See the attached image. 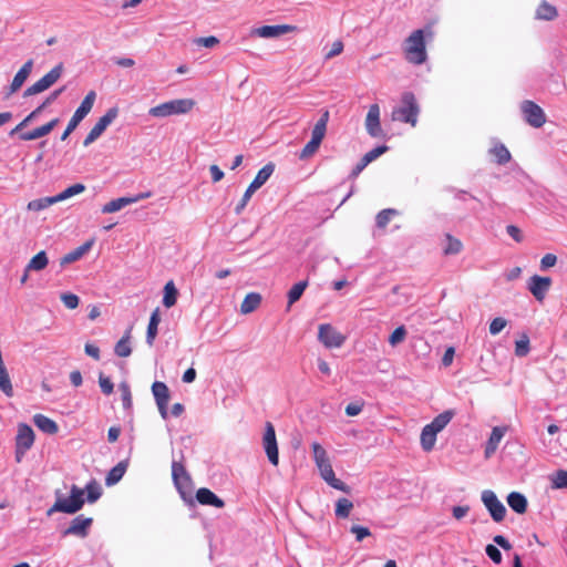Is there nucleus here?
<instances>
[{
    "instance_id": "nucleus-59",
    "label": "nucleus",
    "mask_w": 567,
    "mask_h": 567,
    "mask_svg": "<svg viewBox=\"0 0 567 567\" xmlns=\"http://www.w3.org/2000/svg\"><path fill=\"white\" fill-rule=\"evenodd\" d=\"M468 512H470V506L468 505L454 506L452 508V515L457 520L464 518L468 514Z\"/></svg>"
},
{
    "instance_id": "nucleus-13",
    "label": "nucleus",
    "mask_w": 567,
    "mask_h": 567,
    "mask_svg": "<svg viewBox=\"0 0 567 567\" xmlns=\"http://www.w3.org/2000/svg\"><path fill=\"white\" fill-rule=\"evenodd\" d=\"M318 339L326 348L329 349L340 348L346 341V337L328 323L319 326Z\"/></svg>"
},
{
    "instance_id": "nucleus-57",
    "label": "nucleus",
    "mask_w": 567,
    "mask_h": 567,
    "mask_svg": "<svg viewBox=\"0 0 567 567\" xmlns=\"http://www.w3.org/2000/svg\"><path fill=\"white\" fill-rule=\"evenodd\" d=\"M557 257L554 254H546L542 260H540V269L546 270L548 268H551L556 265Z\"/></svg>"
},
{
    "instance_id": "nucleus-1",
    "label": "nucleus",
    "mask_w": 567,
    "mask_h": 567,
    "mask_svg": "<svg viewBox=\"0 0 567 567\" xmlns=\"http://www.w3.org/2000/svg\"><path fill=\"white\" fill-rule=\"evenodd\" d=\"M311 449L312 457L320 473L321 478L332 488H336L344 493H349L350 487L346 483L336 477L331 461L322 445L319 444L318 442H313L311 444Z\"/></svg>"
},
{
    "instance_id": "nucleus-21",
    "label": "nucleus",
    "mask_w": 567,
    "mask_h": 567,
    "mask_svg": "<svg viewBox=\"0 0 567 567\" xmlns=\"http://www.w3.org/2000/svg\"><path fill=\"white\" fill-rule=\"evenodd\" d=\"M33 69V60H28L20 70L16 73L10 86L8 95H11L19 91L25 80L29 78Z\"/></svg>"
},
{
    "instance_id": "nucleus-38",
    "label": "nucleus",
    "mask_w": 567,
    "mask_h": 567,
    "mask_svg": "<svg viewBox=\"0 0 567 567\" xmlns=\"http://www.w3.org/2000/svg\"><path fill=\"white\" fill-rule=\"evenodd\" d=\"M557 16V10L555 7L549 4L546 1H543L536 11V18L542 20H553Z\"/></svg>"
},
{
    "instance_id": "nucleus-31",
    "label": "nucleus",
    "mask_w": 567,
    "mask_h": 567,
    "mask_svg": "<svg viewBox=\"0 0 567 567\" xmlns=\"http://www.w3.org/2000/svg\"><path fill=\"white\" fill-rule=\"evenodd\" d=\"M130 340H131V328L128 330H126L124 336L116 342L115 348H114V352L116 355H118L121 358H126V357L131 355L132 348L130 344Z\"/></svg>"
},
{
    "instance_id": "nucleus-33",
    "label": "nucleus",
    "mask_w": 567,
    "mask_h": 567,
    "mask_svg": "<svg viewBox=\"0 0 567 567\" xmlns=\"http://www.w3.org/2000/svg\"><path fill=\"white\" fill-rule=\"evenodd\" d=\"M49 264L45 251H40L31 258L25 267L27 271H40L43 270Z\"/></svg>"
},
{
    "instance_id": "nucleus-20",
    "label": "nucleus",
    "mask_w": 567,
    "mask_h": 567,
    "mask_svg": "<svg viewBox=\"0 0 567 567\" xmlns=\"http://www.w3.org/2000/svg\"><path fill=\"white\" fill-rule=\"evenodd\" d=\"M172 476L176 488L183 493L184 488H187L190 483V477L187 474L184 465L179 462L173 461L172 463Z\"/></svg>"
},
{
    "instance_id": "nucleus-28",
    "label": "nucleus",
    "mask_w": 567,
    "mask_h": 567,
    "mask_svg": "<svg viewBox=\"0 0 567 567\" xmlns=\"http://www.w3.org/2000/svg\"><path fill=\"white\" fill-rule=\"evenodd\" d=\"M507 504L517 514H524L527 511V499L518 492H512L508 494Z\"/></svg>"
},
{
    "instance_id": "nucleus-62",
    "label": "nucleus",
    "mask_w": 567,
    "mask_h": 567,
    "mask_svg": "<svg viewBox=\"0 0 567 567\" xmlns=\"http://www.w3.org/2000/svg\"><path fill=\"white\" fill-rule=\"evenodd\" d=\"M84 351L89 357L93 358L94 360H100V349L92 343H86L84 347Z\"/></svg>"
},
{
    "instance_id": "nucleus-2",
    "label": "nucleus",
    "mask_w": 567,
    "mask_h": 567,
    "mask_svg": "<svg viewBox=\"0 0 567 567\" xmlns=\"http://www.w3.org/2000/svg\"><path fill=\"white\" fill-rule=\"evenodd\" d=\"M404 56L412 64H423L427 59L425 48V31L417 29L413 31L404 41Z\"/></svg>"
},
{
    "instance_id": "nucleus-48",
    "label": "nucleus",
    "mask_w": 567,
    "mask_h": 567,
    "mask_svg": "<svg viewBox=\"0 0 567 567\" xmlns=\"http://www.w3.org/2000/svg\"><path fill=\"white\" fill-rule=\"evenodd\" d=\"M529 352V339L526 334L522 337V339L515 342V354L517 357H525Z\"/></svg>"
},
{
    "instance_id": "nucleus-44",
    "label": "nucleus",
    "mask_w": 567,
    "mask_h": 567,
    "mask_svg": "<svg viewBox=\"0 0 567 567\" xmlns=\"http://www.w3.org/2000/svg\"><path fill=\"white\" fill-rule=\"evenodd\" d=\"M0 390L7 395H13V388L7 368L0 369Z\"/></svg>"
},
{
    "instance_id": "nucleus-43",
    "label": "nucleus",
    "mask_w": 567,
    "mask_h": 567,
    "mask_svg": "<svg viewBox=\"0 0 567 567\" xmlns=\"http://www.w3.org/2000/svg\"><path fill=\"white\" fill-rule=\"evenodd\" d=\"M307 286H308L307 281H299L290 288V290L288 292V305L289 306L293 305L296 301H298L300 299V297L302 296Z\"/></svg>"
},
{
    "instance_id": "nucleus-12",
    "label": "nucleus",
    "mask_w": 567,
    "mask_h": 567,
    "mask_svg": "<svg viewBox=\"0 0 567 567\" xmlns=\"http://www.w3.org/2000/svg\"><path fill=\"white\" fill-rule=\"evenodd\" d=\"M262 446H264L265 453L268 457V461L274 466H277L279 463L278 444H277L275 427L270 422H267L265 425V433L262 436Z\"/></svg>"
},
{
    "instance_id": "nucleus-63",
    "label": "nucleus",
    "mask_w": 567,
    "mask_h": 567,
    "mask_svg": "<svg viewBox=\"0 0 567 567\" xmlns=\"http://www.w3.org/2000/svg\"><path fill=\"white\" fill-rule=\"evenodd\" d=\"M363 404L361 403H350L346 408V413L349 416H355L362 411Z\"/></svg>"
},
{
    "instance_id": "nucleus-4",
    "label": "nucleus",
    "mask_w": 567,
    "mask_h": 567,
    "mask_svg": "<svg viewBox=\"0 0 567 567\" xmlns=\"http://www.w3.org/2000/svg\"><path fill=\"white\" fill-rule=\"evenodd\" d=\"M454 412L452 410H447L439 414L434 417V420L426 424L420 436L421 446L425 452H430L433 450L435 442H436V435L440 433L453 419Z\"/></svg>"
},
{
    "instance_id": "nucleus-23",
    "label": "nucleus",
    "mask_w": 567,
    "mask_h": 567,
    "mask_svg": "<svg viewBox=\"0 0 567 567\" xmlns=\"http://www.w3.org/2000/svg\"><path fill=\"white\" fill-rule=\"evenodd\" d=\"M506 431L507 427L505 426L493 427L484 451V455L486 458H489L496 452L498 444L504 437Z\"/></svg>"
},
{
    "instance_id": "nucleus-7",
    "label": "nucleus",
    "mask_w": 567,
    "mask_h": 567,
    "mask_svg": "<svg viewBox=\"0 0 567 567\" xmlns=\"http://www.w3.org/2000/svg\"><path fill=\"white\" fill-rule=\"evenodd\" d=\"M84 504V489L72 485L69 497L58 496L54 505L48 511V515L54 512L74 514L82 508Z\"/></svg>"
},
{
    "instance_id": "nucleus-18",
    "label": "nucleus",
    "mask_w": 567,
    "mask_h": 567,
    "mask_svg": "<svg viewBox=\"0 0 567 567\" xmlns=\"http://www.w3.org/2000/svg\"><path fill=\"white\" fill-rule=\"evenodd\" d=\"M295 30H296V27L289 25V24L262 25V27L256 28L252 31V34L260 37V38H265V39H271V38H278L280 35L292 32Z\"/></svg>"
},
{
    "instance_id": "nucleus-32",
    "label": "nucleus",
    "mask_w": 567,
    "mask_h": 567,
    "mask_svg": "<svg viewBox=\"0 0 567 567\" xmlns=\"http://www.w3.org/2000/svg\"><path fill=\"white\" fill-rule=\"evenodd\" d=\"M261 302V296L257 292L248 293L240 306V312L244 315L255 311Z\"/></svg>"
},
{
    "instance_id": "nucleus-41",
    "label": "nucleus",
    "mask_w": 567,
    "mask_h": 567,
    "mask_svg": "<svg viewBox=\"0 0 567 567\" xmlns=\"http://www.w3.org/2000/svg\"><path fill=\"white\" fill-rule=\"evenodd\" d=\"M85 190V186L83 184H74L70 187L65 188L63 192L59 193L54 197L56 198V203L65 200L72 196L79 195Z\"/></svg>"
},
{
    "instance_id": "nucleus-40",
    "label": "nucleus",
    "mask_w": 567,
    "mask_h": 567,
    "mask_svg": "<svg viewBox=\"0 0 567 567\" xmlns=\"http://www.w3.org/2000/svg\"><path fill=\"white\" fill-rule=\"evenodd\" d=\"M551 488L554 489H563L567 488V471L558 470L554 474L549 476Z\"/></svg>"
},
{
    "instance_id": "nucleus-39",
    "label": "nucleus",
    "mask_w": 567,
    "mask_h": 567,
    "mask_svg": "<svg viewBox=\"0 0 567 567\" xmlns=\"http://www.w3.org/2000/svg\"><path fill=\"white\" fill-rule=\"evenodd\" d=\"M492 154L495 156L497 164L504 165L512 158L509 151L504 144H496L492 150Z\"/></svg>"
},
{
    "instance_id": "nucleus-25",
    "label": "nucleus",
    "mask_w": 567,
    "mask_h": 567,
    "mask_svg": "<svg viewBox=\"0 0 567 567\" xmlns=\"http://www.w3.org/2000/svg\"><path fill=\"white\" fill-rule=\"evenodd\" d=\"M196 498L202 505H210L217 508H221L225 505L221 498L205 487H202L197 491Z\"/></svg>"
},
{
    "instance_id": "nucleus-5",
    "label": "nucleus",
    "mask_w": 567,
    "mask_h": 567,
    "mask_svg": "<svg viewBox=\"0 0 567 567\" xmlns=\"http://www.w3.org/2000/svg\"><path fill=\"white\" fill-rule=\"evenodd\" d=\"M196 102L193 99H177L164 102L150 109L148 114L153 117H167L189 113Z\"/></svg>"
},
{
    "instance_id": "nucleus-53",
    "label": "nucleus",
    "mask_w": 567,
    "mask_h": 567,
    "mask_svg": "<svg viewBox=\"0 0 567 567\" xmlns=\"http://www.w3.org/2000/svg\"><path fill=\"white\" fill-rule=\"evenodd\" d=\"M255 192H256V189L249 185L248 188L246 189V192L244 193V196H243L240 203L235 207L236 214H240L243 212V209L246 207V205L248 204V202L250 200V198Z\"/></svg>"
},
{
    "instance_id": "nucleus-37",
    "label": "nucleus",
    "mask_w": 567,
    "mask_h": 567,
    "mask_svg": "<svg viewBox=\"0 0 567 567\" xmlns=\"http://www.w3.org/2000/svg\"><path fill=\"white\" fill-rule=\"evenodd\" d=\"M53 204H56V198L54 196H50L29 202L27 208L32 212H40L50 207Z\"/></svg>"
},
{
    "instance_id": "nucleus-42",
    "label": "nucleus",
    "mask_w": 567,
    "mask_h": 567,
    "mask_svg": "<svg viewBox=\"0 0 567 567\" xmlns=\"http://www.w3.org/2000/svg\"><path fill=\"white\" fill-rule=\"evenodd\" d=\"M353 508V503L348 498H339L336 503V516L347 518Z\"/></svg>"
},
{
    "instance_id": "nucleus-6",
    "label": "nucleus",
    "mask_w": 567,
    "mask_h": 567,
    "mask_svg": "<svg viewBox=\"0 0 567 567\" xmlns=\"http://www.w3.org/2000/svg\"><path fill=\"white\" fill-rule=\"evenodd\" d=\"M329 122V111L323 110L320 118L315 124L311 132V140L305 145L302 151L300 152L299 158L307 159L311 157L320 147L321 142L323 141L327 132V125Z\"/></svg>"
},
{
    "instance_id": "nucleus-8",
    "label": "nucleus",
    "mask_w": 567,
    "mask_h": 567,
    "mask_svg": "<svg viewBox=\"0 0 567 567\" xmlns=\"http://www.w3.org/2000/svg\"><path fill=\"white\" fill-rule=\"evenodd\" d=\"M95 99L96 94L94 91H90L85 95L80 106L75 110L73 116L71 117L65 131L61 135L62 141H65L69 137V135L78 127L81 121L91 112Z\"/></svg>"
},
{
    "instance_id": "nucleus-24",
    "label": "nucleus",
    "mask_w": 567,
    "mask_h": 567,
    "mask_svg": "<svg viewBox=\"0 0 567 567\" xmlns=\"http://www.w3.org/2000/svg\"><path fill=\"white\" fill-rule=\"evenodd\" d=\"M59 118H53L47 124L39 126L30 132L22 133L20 138L22 141H34L51 133V131L59 124Z\"/></svg>"
},
{
    "instance_id": "nucleus-34",
    "label": "nucleus",
    "mask_w": 567,
    "mask_h": 567,
    "mask_svg": "<svg viewBox=\"0 0 567 567\" xmlns=\"http://www.w3.org/2000/svg\"><path fill=\"white\" fill-rule=\"evenodd\" d=\"M178 291L174 285V282L171 280L166 282L164 286V296H163V305L166 308H172L175 306L177 301Z\"/></svg>"
},
{
    "instance_id": "nucleus-27",
    "label": "nucleus",
    "mask_w": 567,
    "mask_h": 567,
    "mask_svg": "<svg viewBox=\"0 0 567 567\" xmlns=\"http://www.w3.org/2000/svg\"><path fill=\"white\" fill-rule=\"evenodd\" d=\"M93 240L86 241L74 250L70 251L61 258V266L74 262L81 259L92 247Z\"/></svg>"
},
{
    "instance_id": "nucleus-58",
    "label": "nucleus",
    "mask_w": 567,
    "mask_h": 567,
    "mask_svg": "<svg viewBox=\"0 0 567 567\" xmlns=\"http://www.w3.org/2000/svg\"><path fill=\"white\" fill-rule=\"evenodd\" d=\"M99 384L103 393L111 394L113 392V383L109 378L100 375Z\"/></svg>"
},
{
    "instance_id": "nucleus-64",
    "label": "nucleus",
    "mask_w": 567,
    "mask_h": 567,
    "mask_svg": "<svg viewBox=\"0 0 567 567\" xmlns=\"http://www.w3.org/2000/svg\"><path fill=\"white\" fill-rule=\"evenodd\" d=\"M454 354H455V350H454L453 347H449L445 350V353H444V355L442 358V363H443L444 367H449V365L452 364Z\"/></svg>"
},
{
    "instance_id": "nucleus-35",
    "label": "nucleus",
    "mask_w": 567,
    "mask_h": 567,
    "mask_svg": "<svg viewBox=\"0 0 567 567\" xmlns=\"http://www.w3.org/2000/svg\"><path fill=\"white\" fill-rule=\"evenodd\" d=\"M131 204H132V199H130V197H120V198L113 199V200L109 202L107 204H105L102 207V213L103 214L116 213Z\"/></svg>"
},
{
    "instance_id": "nucleus-19",
    "label": "nucleus",
    "mask_w": 567,
    "mask_h": 567,
    "mask_svg": "<svg viewBox=\"0 0 567 567\" xmlns=\"http://www.w3.org/2000/svg\"><path fill=\"white\" fill-rule=\"evenodd\" d=\"M92 524V518L79 515L71 522L70 526L63 532V535H74L84 537L87 534V529Z\"/></svg>"
},
{
    "instance_id": "nucleus-16",
    "label": "nucleus",
    "mask_w": 567,
    "mask_h": 567,
    "mask_svg": "<svg viewBox=\"0 0 567 567\" xmlns=\"http://www.w3.org/2000/svg\"><path fill=\"white\" fill-rule=\"evenodd\" d=\"M550 286L551 279L549 277L534 275L529 278L527 288L537 301H543Z\"/></svg>"
},
{
    "instance_id": "nucleus-14",
    "label": "nucleus",
    "mask_w": 567,
    "mask_h": 567,
    "mask_svg": "<svg viewBox=\"0 0 567 567\" xmlns=\"http://www.w3.org/2000/svg\"><path fill=\"white\" fill-rule=\"evenodd\" d=\"M152 393L161 416L166 420L168 417L167 405L171 399L168 386L164 382L155 381L152 384Z\"/></svg>"
},
{
    "instance_id": "nucleus-29",
    "label": "nucleus",
    "mask_w": 567,
    "mask_h": 567,
    "mask_svg": "<svg viewBox=\"0 0 567 567\" xmlns=\"http://www.w3.org/2000/svg\"><path fill=\"white\" fill-rule=\"evenodd\" d=\"M33 422L37 427L48 434H55L59 430L56 423L43 414H35L33 416Z\"/></svg>"
},
{
    "instance_id": "nucleus-22",
    "label": "nucleus",
    "mask_w": 567,
    "mask_h": 567,
    "mask_svg": "<svg viewBox=\"0 0 567 567\" xmlns=\"http://www.w3.org/2000/svg\"><path fill=\"white\" fill-rule=\"evenodd\" d=\"M34 442L33 430L27 424H20L16 439V445L19 446V452L28 451Z\"/></svg>"
},
{
    "instance_id": "nucleus-3",
    "label": "nucleus",
    "mask_w": 567,
    "mask_h": 567,
    "mask_svg": "<svg viewBox=\"0 0 567 567\" xmlns=\"http://www.w3.org/2000/svg\"><path fill=\"white\" fill-rule=\"evenodd\" d=\"M419 114L420 106L415 95L412 92H404L401 95L400 105L393 109L391 118L414 127L416 126Z\"/></svg>"
},
{
    "instance_id": "nucleus-10",
    "label": "nucleus",
    "mask_w": 567,
    "mask_h": 567,
    "mask_svg": "<svg viewBox=\"0 0 567 567\" xmlns=\"http://www.w3.org/2000/svg\"><path fill=\"white\" fill-rule=\"evenodd\" d=\"M481 499L494 522L499 523L505 518L507 509L493 491H483Z\"/></svg>"
},
{
    "instance_id": "nucleus-54",
    "label": "nucleus",
    "mask_w": 567,
    "mask_h": 567,
    "mask_svg": "<svg viewBox=\"0 0 567 567\" xmlns=\"http://www.w3.org/2000/svg\"><path fill=\"white\" fill-rule=\"evenodd\" d=\"M350 532L355 535L357 542H362L365 537L371 535L369 528L359 525H353Z\"/></svg>"
},
{
    "instance_id": "nucleus-17",
    "label": "nucleus",
    "mask_w": 567,
    "mask_h": 567,
    "mask_svg": "<svg viewBox=\"0 0 567 567\" xmlns=\"http://www.w3.org/2000/svg\"><path fill=\"white\" fill-rule=\"evenodd\" d=\"M365 128L368 134L372 137H380L382 135L380 107L378 104L370 105L365 117Z\"/></svg>"
},
{
    "instance_id": "nucleus-55",
    "label": "nucleus",
    "mask_w": 567,
    "mask_h": 567,
    "mask_svg": "<svg viewBox=\"0 0 567 567\" xmlns=\"http://www.w3.org/2000/svg\"><path fill=\"white\" fill-rule=\"evenodd\" d=\"M486 555L495 563H502V554L499 549L494 545H487L485 548Z\"/></svg>"
},
{
    "instance_id": "nucleus-61",
    "label": "nucleus",
    "mask_w": 567,
    "mask_h": 567,
    "mask_svg": "<svg viewBox=\"0 0 567 567\" xmlns=\"http://www.w3.org/2000/svg\"><path fill=\"white\" fill-rule=\"evenodd\" d=\"M506 231L515 241L520 243L523 240V235L518 227L508 225Z\"/></svg>"
},
{
    "instance_id": "nucleus-26",
    "label": "nucleus",
    "mask_w": 567,
    "mask_h": 567,
    "mask_svg": "<svg viewBox=\"0 0 567 567\" xmlns=\"http://www.w3.org/2000/svg\"><path fill=\"white\" fill-rule=\"evenodd\" d=\"M159 322H161V313H159V309L156 308L151 315L150 322L147 326V331H146V343L150 347H152L154 344V340L158 332Z\"/></svg>"
},
{
    "instance_id": "nucleus-60",
    "label": "nucleus",
    "mask_w": 567,
    "mask_h": 567,
    "mask_svg": "<svg viewBox=\"0 0 567 567\" xmlns=\"http://www.w3.org/2000/svg\"><path fill=\"white\" fill-rule=\"evenodd\" d=\"M196 43L205 48H213L219 43V40L216 37L210 35L197 39Z\"/></svg>"
},
{
    "instance_id": "nucleus-52",
    "label": "nucleus",
    "mask_w": 567,
    "mask_h": 567,
    "mask_svg": "<svg viewBox=\"0 0 567 567\" xmlns=\"http://www.w3.org/2000/svg\"><path fill=\"white\" fill-rule=\"evenodd\" d=\"M388 151V146L385 145H382V146H378L371 151H369L364 156V164H370L371 162H373L374 159H377L379 156H381L382 154H384L385 152Z\"/></svg>"
},
{
    "instance_id": "nucleus-47",
    "label": "nucleus",
    "mask_w": 567,
    "mask_h": 567,
    "mask_svg": "<svg viewBox=\"0 0 567 567\" xmlns=\"http://www.w3.org/2000/svg\"><path fill=\"white\" fill-rule=\"evenodd\" d=\"M396 214H398V212L392 208L381 210L377 215V226L380 228H384L391 220L392 216H394Z\"/></svg>"
},
{
    "instance_id": "nucleus-45",
    "label": "nucleus",
    "mask_w": 567,
    "mask_h": 567,
    "mask_svg": "<svg viewBox=\"0 0 567 567\" xmlns=\"http://www.w3.org/2000/svg\"><path fill=\"white\" fill-rule=\"evenodd\" d=\"M462 247L461 240L451 235H446V246L443 249L445 255H456L462 250Z\"/></svg>"
},
{
    "instance_id": "nucleus-50",
    "label": "nucleus",
    "mask_w": 567,
    "mask_h": 567,
    "mask_svg": "<svg viewBox=\"0 0 567 567\" xmlns=\"http://www.w3.org/2000/svg\"><path fill=\"white\" fill-rule=\"evenodd\" d=\"M507 326V320L502 318V317H497V318H494L491 323H489V333L492 336H496L505 327Z\"/></svg>"
},
{
    "instance_id": "nucleus-51",
    "label": "nucleus",
    "mask_w": 567,
    "mask_h": 567,
    "mask_svg": "<svg viewBox=\"0 0 567 567\" xmlns=\"http://www.w3.org/2000/svg\"><path fill=\"white\" fill-rule=\"evenodd\" d=\"M61 300L68 309H75L80 303V299L76 295L65 292L61 295Z\"/></svg>"
},
{
    "instance_id": "nucleus-36",
    "label": "nucleus",
    "mask_w": 567,
    "mask_h": 567,
    "mask_svg": "<svg viewBox=\"0 0 567 567\" xmlns=\"http://www.w3.org/2000/svg\"><path fill=\"white\" fill-rule=\"evenodd\" d=\"M126 465L123 462H120L117 465H115L106 475L105 477V484L107 486L115 485L118 483L123 475L125 474Z\"/></svg>"
},
{
    "instance_id": "nucleus-56",
    "label": "nucleus",
    "mask_w": 567,
    "mask_h": 567,
    "mask_svg": "<svg viewBox=\"0 0 567 567\" xmlns=\"http://www.w3.org/2000/svg\"><path fill=\"white\" fill-rule=\"evenodd\" d=\"M343 51V43L340 40H337L332 43L331 49L326 53V59H332Z\"/></svg>"
},
{
    "instance_id": "nucleus-15",
    "label": "nucleus",
    "mask_w": 567,
    "mask_h": 567,
    "mask_svg": "<svg viewBox=\"0 0 567 567\" xmlns=\"http://www.w3.org/2000/svg\"><path fill=\"white\" fill-rule=\"evenodd\" d=\"M522 112L525 121L533 127H540L546 122V116L540 106L532 101H524L522 103Z\"/></svg>"
},
{
    "instance_id": "nucleus-9",
    "label": "nucleus",
    "mask_w": 567,
    "mask_h": 567,
    "mask_svg": "<svg viewBox=\"0 0 567 567\" xmlns=\"http://www.w3.org/2000/svg\"><path fill=\"white\" fill-rule=\"evenodd\" d=\"M63 73V64L59 63L53 69H51L45 75H43L40 80H38L34 84L29 86L23 95L31 96L37 95L39 93L44 92L50 89L62 75Z\"/></svg>"
},
{
    "instance_id": "nucleus-11",
    "label": "nucleus",
    "mask_w": 567,
    "mask_h": 567,
    "mask_svg": "<svg viewBox=\"0 0 567 567\" xmlns=\"http://www.w3.org/2000/svg\"><path fill=\"white\" fill-rule=\"evenodd\" d=\"M117 114L118 110L116 107L109 109L106 113L101 116L95 125L91 128L83 141V145L86 147L95 142L107 128V126L117 117Z\"/></svg>"
},
{
    "instance_id": "nucleus-30",
    "label": "nucleus",
    "mask_w": 567,
    "mask_h": 567,
    "mask_svg": "<svg viewBox=\"0 0 567 567\" xmlns=\"http://www.w3.org/2000/svg\"><path fill=\"white\" fill-rule=\"evenodd\" d=\"M274 171L275 165L272 163L265 165L261 169L258 171L256 177L250 183V186L256 190L259 189L269 179Z\"/></svg>"
},
{
    "instance_id": "nucleus-49",
    "label": "nucleus",
    "mask_w": 567,
    "mask_h": 567,
    "mask_svg": "<svg viewBox=\"0 0 567 567\" xmlns=\"http://www.w3.org/2000/svg\"><path fill=\"white\" fill-rule=\"evenodd\" d=\"M405 337H406V329L404 328V326H400L389 337V343L392 347H395L399 343L403 342Z\"/></svg>"
},
{
    "instance_id": "nucleus-46",
    "label": "nucleus",
    "mask_w": 567,
    "mask_h": 567,
    "mask_svg": "<svg viewBox=\"0 0 567 567\" xmlns=\"http://www.w3.org/2000/svg\"><path fill=\"white\" fill-rule=\"evenodd\" d=\"M85 491L87 492V502L89 503L96 502L102 495V488L95 481H91L90 483H87L84 492Z\"/></svg>"
}]
</instances>
